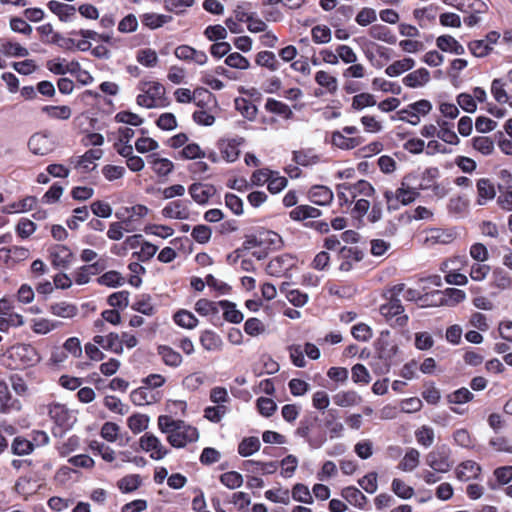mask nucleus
<instances>
[{
  "label": "nucleus",
  "mask_w": 512,
  "mask_h": 512,
  "mask_svg": "<svg viewBox=\"0 0 512 512\" xmlns=\"http://www.w3.org/2000/svg\"><path fill=\"white\" fill-rule=\"evenodd\" d=\"M491 285L499 290L512 289V277L505 270L497 268L492 273Z\"/></svg>",
  "instance_id": "40"
},
{
  "label": "nucleus",
  "mask_w": 512,
  "mask_h": 512,
  "mask_svg": "<svg viewBox=\"0 0 512 512\" xmlns=\"http://www.w3.org/2000/svg\"><path fill=\"white\" fill-rule=\"evenodd\" d=\"M312 40L317 44L329 43L332 39L331 29L326 25H316L311 30Z\"/></svg>",
  "instance_id": "59"
},
{
  "label": "nucleus",
  "mask_w": 512,
  "mask_h": 512,
  "mask_svg": "<svg viewBox=\"0 0 512 512\" xmlns=\"http://www.w3.org/2000/svg\"><path fill=\"white\" fill-rule=\"evenodd\" d=\"M200 344L206 351H219L222 349L221 337L211 330H205L200 335Z\"/></svg>",
  "instance_id": "33"
},
{
  "label": "nucleus",
  "mask_w": 512,
  "mask_h": 512,
  "mask_svg": "<svg viewBox=\"0 0 512 512\" xmlns=\"http://www.w3.org/2000/svg\"><path fill=\"white\" fill-rule=\"evenodd\" d=\"M48 8L51 12L56 14L61 21H69L71 17H73L76 13V9L74 6L61 3L58 1H50L48 3Z\"/></svg>",
  "instance_id": "37"
},
{
  "label": "nucleus",
  "mask_w": 512,
  "mask_h": 512,
  "mask_svg": "<svg viewBox=\"0 0 512 512\" xmlns=\"http://www.w3.org/2000/svg\"><path fill=\"white\" fill-rule=\"evenodd\" d=\"M49 415L61 426L68 424L70 418L68 409L62 404H52L49 408Z\"/></svg>",
  "instance_id": "55"
},
{
  "label": "nucleus",
  "mask_w": 512,
  "mask_h": 512,
  "mask_svg": "<svg viewBox=\"0 0 512 512\" xmlns=\"http://www.w3.org/2000/svg\"><path fill=\"white\" fill-rule=\"evenodd\" d=\"M158 427L167 435L169 444L175 448H183L199 439V431L196 427L168 415L158 417Z\"/></svg>",
  "instance_id": "1"
},
{
  "label": "nucleus",
  "mask_w": 512,
  "mask_h": 512,
  "mask_svg": "<svg viewBox=\"0 0 512 512\" xmlns=\"http://www.w3.org/2000/svg\"><path fill=\"white\" fill-rule=\"evenodd\" d=\"M139 445L144 451L149 452L150 457L154 460H161L168 453V449L162 444L160 439L150 433H145L141 436Z\"/></svg>",
  "instance_id": "9"
},
{
  "label": "nucleus",
  "mask_w": 512,
  "mask_h": 512,
  "mask_svg": "<svg viewBox=\"0 0 512 512\" xmlns=\"http://www.w3.org/2000/svg\"><path fill=\"white\" fill-rule=\"evenodd\" d=\"M9 354L23 366H33L41 360L36 348L30 344H17L9 350Z\"/></svg>",
  "instance_id": "7"
},
{
  "label": "nucleus",
  "mask_w": 512,
  "mask_h": 512,
  "mask_svg": "<svg viewBox=\"0 0 512 512\" xmlns=\"http://www.w3.org/2000/svg\"><path fill=\"white\" fill-rule=\"evenodd\" d=\"M161 214L167 219L187 220L190 217L188 203L182 200L169 202L162 210Z\"/></svg>",
  "instance_id": "13"
},
{
  "label": "nucleus",
  "mask_w": 512,
  "mask_h": 512,
  "mask_svg": "<svg viewBox=\"0 0 512 512\" xmlns=\"http://www.w3.org/2000/svg\"><path fill=\"white\" fill-rule=\"evenodd\" d=\"M309 199L316 205H329L334 198L332 190L324 185H315L311 187L308 193Z\"/></svg>",
  "instance_id": "18"
},
{
  "label": "nucleus",
  "mask_w": 512,
  "mask_h": 512,
  "mask_svg": "<svg viewBox=\"0 0 512 512\" xmlns=\"http://www.w3.org/2000/svg\"><path fill=\"white\" fill-rule=\"evenodd\" d=\"M473 148L482 155H490L494 151V141L488 136H476L471 140Z\"/></svg>",
  "instance_id": "50"
},
{
  "label": "nucleus",
  "mask_w": 512,
  "mask_h": 512,
  "mask_svg": "<svg viewBox=\"0 0 512 512\" xmlns=\"http://www.w3.org/2000/svg\"><path fill=\"white\" fill-rule=\"evenodd\" d=\"M136 60L141 65L149 68L155 67L159 61L156 51L151 48L138 50L136 54Z\"/></svg>",
  "instance_id": "52"
},
{
  "label": "nucleus",
  "mask_w": 512,
  "mask_h": 512,
  "mask_svg": "<svg viewBox=\"0 0 512 512\" xmlns=\"http://www.w3.org/2000/svg\"><path fill=\"white\" fill-rule=\"evenodd\" d=\"M189 193L195 202L198 204H205L215 193V189L211 185L194 183L189 187Z\"/></svg>",
  "instance_id": "25"
},
{
  "label": "nucleus",
  "mask_w": 512,
  "mask_h": 512,
  "mask_svg": "<svg viewBox=\"0 0 512 512\" xmlns=\"http://www.w3.org/2000/svg\"><path fill=\"white\" fill-rule=\"evenodd\" d=\"M261 443L258 437L244 438L238 445V453L243 457H248L260 449Z\"/></svg>",
  "instance_id": "49"
},
{
  "label": "nucleus",
  "mask_w": 512,
  "mask_h": 512,
  "mask_svg": "<svg viewBox=\"0 0 512 512\" xmlns=\"http://www.w3.org/2000/svg\"><path fill=\"white\" fill-rule=\"evenodd\" d=\"M435 300L433 305L454 306L466 298L464 291L457 288H447L444 291H435L431 294Z\"/></svg>",
  "instance_id": "10"
},
{
  "label": "nucleus",
  "mask_w": 512,
  "mask_h": 512,
  "mask_svg": "<svg viewBox=\"0 0 512 512\" xmlns=\"http://www.w3.org/2000/svg\"><path fill=\"white\" fill-rule=\"evenodd\" d=\"M244 331L252 337H257L266 332V326L260 319L252 317L246 320Z\"/></svg>",
  "instance_id": "64"
},
{
  "label": "nucleus",
  "mask_w": 512,
  "mask_h": 512,
  "mask_svg": "<svg viewBox=\"0 0 512 512\" xmlns=\"http://www.w3.org/2000/svg\"><path fill=\"white\" fill-rule=\"evenodd\" d=\"M20 409V401L12 399L7 383L3 380H0V412L7 413L11 410L19 411Z\"/></svg>",
  "instance_id": "22"
},
{
  "label": "nucleus",
  "mask_w": 512,
  "mask_h": 512,
  "mask_svg": "<svg viewBox=\"0 0 512 512\" xmlns=\"http://www.w3.org/2000/svg\"><path fill=\"white\" fill-rule=\"evenodd\" d=\"M101 269L102 267H100L97 262L82 266L75 272V282L78 285L87 284L90 281L91 276L98 273Z\"/></svg>",
  "instance_id": "42"
},
{
  "label": "nucleus",
  "mask_w": 512,
  "mask_h": 512,
  "mask_svg": "<svg viewBox=\"0 0 512 512\" xmlns=\"http://www.w3.org/2000/svg\"><path fill=\"white\" fill-rule=\"evenodd\" d=\"M330 141L333 146L342 150L354 149L361 143L360 138L347 137L340 131L332 132Z\"/></svg>",
  "instance_id": "31"
},
{
  "label": "nucleus",
  "mask_w": 512,
  "mask_h": 512,
  "mask_svg": "<svg viewBox=\"0 0 512 512\" xmlns=\"http://www.w3.org/2000/svg\"><path fill=\"white\" fill-rule=\"evenodd\" d=\"M415 65V61L412 58H404L401 60H397L390 64L386 69L385 73L389 77H396L401 75L402 73L412 69Z\"/></svg>",
  "instance_id": "39"
},
{
  "label": "nucleus",
  "mask_w": 512,
  "mask_h": 512,
  "mask_svg": "<svg viewBox=\"0 0 512 512\" xmlns=\"http://www.w3.org/2000/svg\"><path fill=\"white\" fill-rule=\"evenodd\" d=\"M455 3H451L454 5L457 9L463 11V12H470V10H473L477 13H486L488 10V7L486 3H484L481 0H453Z\"/></svg>",
  "instance_id": "43"
},
{
  "label": "nucleus",
  "mask_w": 512,
  "mask_h": 512,
  "mask_svg": "<svg viewBox=\"0 0 512 512\" xmlns=\"http://www.w3.org/2000/svg\"><path fill=\"white\" fill-rule=\"evenodd\" d=\"M265 109L286 119H290L293 116V112L287 104L272 98L267 99Z\"/></svg>",
  "instance_id": "45"
},
{
  "label": "nucleus",
  "mask_w": 512,
  "mask_h": 512,
  "mask_svg": "<svg viewBox=\"0 0 512 512\" xmlns=\"http://www.w3.org/2000/svg\"><path fill=\"white\" fill-rule=\"evenodd\" d=\"M11 449L16 455H28L34 450V443L23 437H16L12 442Z\"/></svg>",
  "instance_id": "62"
},
{
  "label": "nucleus",
  "mask_w": 512,
  "mask_h": 512,
  "mask_svg": "<svg viewBox=\"0 0 512 512\" xmlns=\"http://www.w3.org/2000/svg\"><path fill=\"white\" fill-rule=\"evenodd\" d=\"M140 91L136 102L139 106L151 109L159 107L165 97V87L158 81L142 80L138 84Z\"/></svg>",
  "instance_id": "2"
},
{
  "label": "nucleus",
  "mask_w": 512,
  "mask_h": 512,
  "mask_svg": "<svg viewBox=\"0 0 512 512\" xmlns=\"http://www.w3.org/2000/svg\"><path fill=\"white\" fill-rule=\"evenodd\" d=\"M243 137H236L222 141L220 150L221 155L227 162H235L240 155L239 147L244 143Z\"/></svg>",
  "instance_id": "16"
},
{
  "label": "nucleus",
  "mask_w": 512,
  "mask_h": 512,
  "mask_svg": "<svg viewBox=\"0 0 512 512\" xmlns=\"http://www.w3.org/2000/svg\"><path fill=\"white\" fill-rule=\"evenodd\" d=\"M318 421L319 418L315 414L305 416L300 421L299 426L295 430L296 436L304 438L311 446H313V441L310 437V434Z\"/></svg>",
  "instance_id": "26"
},
{
  "label": "nucleus",
  "mask_w": 512,
  "mask_h": 512,
  "mask_svg": "<svg viewBox=\"0 0 512 512\" xmlns=\"http://www.w3.org/2000/svg\"><path fill=\"white\" fill-rule=\"evenodd\" d=\"M148 423L149 417L143 414H134L127 420V425L134 434L144 431L148 427Z\"/></svg>",
  "instance_id": "58"
},
{
  "label": "nucleus",
  "mask_w": 512,
  "mask_h": 512,
  "mask_svg": "<svg viewBox=\"0 0 512 512\" xmlns=\"http://www.w3.org/2000/svg\"><path fill=\"white\" fill-rule=\"evenodd\" d=\"M334 403L340 407H350L362 402L361 396L355 391H340L333 397Z\"/></svg>",
  "instance_id": "35"
},
{
  "label": "nucleus",
  "mask_w": 512,
  "mask_h": 512,
  "mask_svg": "<svg viewBox=\"0 0 512 512\" xmlns=\"http://www.w3.org/2000/svg\"><path fill=\"white\" fill-rule=\"evenodd\" d=\"M343 498L351 505L363 509L367 503V497L356 487L349 486L342 490Z\"/></svg>",
  "instance_id": "34"
},
{
  "label": "nucleus",
  "mask_w": 512,
  "mask_h": 512,
  "mask_svg": "<svg viewBox=\"0 0 512 512\" xmlns=\"http://www.w3.org/2000/svg\"><path fill=\"white\" fill-rule=\"evenodd\" d=\"M172 21V16L157 14L154 12L145 13L141 16V22L150 29H157Z\"/></svg>",
  "instance_id": "36"
},
{
  "label": "nucleus",
  "mask_w": 512,
  "mask_h": 512,
  "mask_svg": "<svg viewBox=\"0 0 512 512\" xmlns=\"http://www.w3.org/2000/svg\"><path fill=\"white\" fill-rule=\"evenodd\" d=\"M436 46L443 52H449L455 55H463L465 48L454 37L450 35H441L436 39Z\"/></svg>",
  "instance_id": "23"
},
{
  "label": "nucleus",
  "mask_w": 512,
  "mask_h": 512,
  "mask_svg": "<svg viewBox=\"0 0 512 512\" xmlns=\"http://www.w3.org/2000/svg\"><path fill=\"white\" fill-rule=\"evenodd\" d=\"M93 342L105 350H110L116 354L123 353L122 343L117 333H109L107 336L96 335L93 337Z\"/></svg>",
  "instance_id": "21"
},
{
  "label": "nucleus",
  "mask_w": 512,
  "mask_h": 512,
  "mask_svg": "<svg viewBox=\"0 0 512 512\" xmlns=\"http://www.w3.org/2000/svg\"><path fill=\"white\" fill-rule=\"evenodd\" d=\"M174 54L176 58L183 61H192L198 65H205L208 61V57L205 52L198 51L191 46L188 45H180L178 46Z\"/></svg>",
  "instance_id": "14"
},
{
  "label": "nucleus",
  "mask_w": 512,
  "mask_h": 512,
  "mask_svg": "<svg viewBox=\"0 0 512 512\" xmlns=\"http://www.w3.org/2000/svg\"><path fill=\"white\" fill-rule=\"evenodd\" d=\"M157 353L161 357L163 363L167 366L176 368L179 367L183 362L182 355L170 346H158Z\"/></svg>",
  "instance_id": "27"
},
{
  "label": "nucleus",
  "mask_w": 512,
  "mask_h": 512,
  "mask_svg": "<svg viewBox=\"0 0 512 512\" xmlns=\"http://www.w3.org/2000/svg\"><path fill=\"white\" fill-rule=\"evenodd\" d=\"M315 81L321 87H324L329 93H335L338 89L336 77L326 71L320 70L315 75Z\"/></svg>",
  "instance_id": "46"
},
{
  "label": "nucleus",
  "mask_w": 512,
  "mask_h": 512,
  "mask_svg": "<svg viewBox=\"0 0 512 512\" xmlns=\"http://www.w3.org/2000/svg\"><path fill=\"white\" fill-rule=\"evenodd\" d=\"M430 80V72L425 68L417 69L403 78L405 86L410 88H418L427 84Z\"/></svg>",
  "instance_id": "28"
},
{
  "label": "nucleus",
  "mask_w": 512,
  "mask_h": 512,
  "mask_svg": "<svg viewBox=\"0 0 512 512\" xmlns=\"http://www.w3.org/2000/svg\"><path fill=\"white\" fill-rule=\"evenodd\" d=\"M49 312L56 317L71 319L78 314V307L67 301H60L52 303L49 306Z\"/></svg>",
  "instance_id": "24"
},
{
  "label": "nucleus",
  "mask_w": 512,
  "mask_h": 512,
  "mask_svg": "<svg viewBox=\"0 0 512 512\" xmlns=\"http://www.w3.org/2000/svg\"><path fill=\"white\" fill-rule=\"evenodd\" d=\"M50 257L53 266L66 268L72 261L73 253L67 246L55 245L50 250Z\"/></svg>",
  "instance_id": "17"
},
{
  "label": "nucleus",
  "mask_w": 512,
  "mask_h": 512,
  "mask_svg": "<svg viewBox=\"0 0 512 512\" xmlns=\"http://www.w3.org/2000/svg\"><path fill=\"white\" fill-rule=\"evenodd\" d=\"M256 63L259 66L268 68L271 71H276L279 68V62L276 56L271 51H261L256 55Z\"/></svg>",
  "instance_id": "56"
},
{
  "label": "nucleus",
  "mask_w": 512,
  "mask_h": 512,
  "mask_svg": "<svg viewBox=\"0 0 512 512\" xmlns=\"http://www.w3.org/2000/svg\"><path fill=\"white\" fill-rule=\"evenodd\" d=\"M175 322L186 329H193L198 324V319L187 310H180L174 315Z\"/></svg>",
  "instance_id": "57"
},
{
  "label": "nucleus",
  "mask_w": 512,
  "mask_h": 512,
  "mask_svg": "<svg viewBox=\"0 0 512 512\" xmlns=\"http://www.w3.org/2000/svg\"><path fill=\"white\" fill-rule=\"evenodd\" d=\"M420 464V452L415 448H408L398 464V469L404 472L414 471Z\"/></svg>",
  "instance_id": "30"
},
{
  "label": "nucleus",
  "mask_w": 512,
  "mask_h": 512,
  "mask_svg": "<svg viewBox=\"0 0 512 512\" xmlns=\"http://www.w3.org/2000/svg\"><path fill=\"white\" fill-rule=\"evenodd\" d=\"M415 437L418 444L428 448L434 443L435 432L433 428L423 425L415 431Z\"/></svg>",
  "instance_id": "53"
},
{
  "label": "nucleus",
  "mask_w": 512,
  "mask_h": 512,
  "mask_svg": "<svg viewBox=\"0 0 512 512\" xmlns=\"http://www.w3.org/2000/svg\"><path fill=\"white\" fill-rule=\"evenodd\" d=\"M97 282L106 287L116 288L125 283L124 277L117 271L111 270L101 275Z\"/></svg>",
  "instance_id": "48"
},
{
  "label": "nucleus",
  "mask_w": 512,
  "mask_h": 512,
  "mask_svg": "<svg viewBox=\"0 0 512 512\" xmlns=\"http://www.w3.org/2000/svg\"><path fill=\"white\" fill-rule=\"evenodd\" d=\"M102 151L100 149H90L82 156L71 157L69 162L74 165L76 169L83 172H90L96 168L95 161L100 159Z\"/></svg>",
  "instance_id": "12"
},
{
  "label": "nucleus",
  "mask_w": 512,
  "mask_h": 512,
  "mask_svg": "<svg viewBox=\"0 0 512 512\" xmlns=\"http://www.w3.org/2000/svg\"><path fill=\"white\" fill-rule=\"evenodd\" d=\"M481 471V466L478 463L473 460H466L457 465L455 475L458 480L467 482L477 479Z\"/></svg>",
  "instance_id": "15"
},
{
  "label": "nucleus",
  "mask_w": 512,
  "mask_h": 512,
  "mask_svg": "<svg viewBox=\"0 0 512 512\" xmlns=\"http://www.w3.org/2000/svg\"><path fill=\"white\" fill-rule=\"evenodd\" d=\"M419 194L420 193L418 192V190L416 188L410 187L404 179L401 182L400 187L397 188L395 191L386 190L384 192V198L387 203V209L389 211H392L399 209L400 204L408 205L415 201Z\"/></svg>",
  "instance_id": "4"
},
{
  "label": "nucleus",
  "mask_w": 512,
  "mask_h": 512,
  "mask_svg": "<svg viewBox=\"0 0 512 512\" xmlns=\"http://www.w3.org/2000/svg\"><path fill=\"white\" fill-rule=\"evenodd\" d=\"M59 325L60 323L57 321L46 318H39L33 321L32 330L37 334L45 335L58 328Z\"/></svg>",
  "instance_id": "61"
},
{
  "label": "nucleus",
  "mask_w": 512,
  "mask_h": 512,
  "mask_svg": "<svg viewBox=\"0 0 512 512\" xmlns=\"http://www.w3.org/2000/svg\"><path fill=\"white\" fill-rule=\"evenodd\" d=\"M379 311L387 321H392L393 325L403 327L408 322V315L404 314V307L399 298L388 299L387 303L380 306Z\"/></svg>",
  "instance_id": "6"
},
{
  "label": "nucleus",
  "mask_w": 512,
  "mask_h": 512,
  "mask_svg": "<svg viewBox=\"0 0 512 512\" xmlns=\"http://www.w3.org/2000/svg\"><path fill=\"white\" fill-rule=\"evenodd\" d=\"M130 399L137 406L150 405L158 400L157 393H154L147 387H139L133 390L130 394Z\"/></svg>",
  "instance_id": "29"
},
{
  "label": "nucleus",
  "mask_w": 512,
  "mask_h": 512,
  "mask_svg": "<svg viewBox=\"0 0 512 512\" xmlns=\"http://www.w3.org/2000/svg\"><path fill=\"white\" fill-rule=\"evenodd\" d=\"M36 198L33 196H28L18 202H14L13 204L6 206L4 208V212L6 213H22L26 211H30L36 205Z\"/></svg>",
  "instance_id": "51"
},
{
  "label": "nucleus",
  "mask_w": 512,
  "mask_h": 512,
  "mask_svg": "<svg viewBox=\"0 0 512 512\" xmlns=\"http://www.w3.org/2000/svg\"><path fill=\"white\" fill-rule=\"evenodd\" d=\"M236 109L248 120L255 119L257 107L249 100L240 98L235 100Z\"/></svg>",
  "instance_id": "60"
},
{
  "label": "nucleus",
  "mask_w": 512,
  "mask_h": 512,
  "mask_svg": "<svg viewBox=\"0 0 512 512\" xmlns=\"http://www.w3.org/2000/svg\"><path fill=\"white\" fill-rule=\"evenodd\" d=\"M42 112L52 119L67 120L71 117L72 111L69 106H52L47 105L42 107Z\"/></svg>",
  "instance_id": "47"
},
{
  "label": "nucleus",
  "mask_w": 512,
  "mask_h": 512,
  "mask_svg": "<svg viewBox=\"0 0 512 512\" xmlns=\"http://www.w3.org/2000/svg\"><path fill=\"white\" fill-rule=\"evenodd\" d=\"M339 188L350 193L354 201L360 196L370 197L375 192L373 186L366 180H360L354 184H340Z\"/></svg>",
  "instance_id": "20"
},
{
  "label": "nucleus",
  "mask_w": 512,
  "mask_h": 512,
  "mask_svg": "<svg viewBox=\"0 0 512 512\" xmlns=\"http://www.w3.org/2000/svg\"><path fill=\"white\" fill-rule=\"evenodd\" d=\"M439 129L437 133V137L444 141L445 143L451 144V145H457L459 143V137L457 134L452 130L449 123L446 121L438 122Z\"/></svg>",
  "instance_id": "54"
},
{
  "label": "nucleus",
  "mask_w": 512,
  "mask_h": 512,
  "mask_svg": "<svg viewBox=\"0 0 512 512\" xmlns=\"http://www.w3.org/2000/svg\"><path fill=\"white\" fill-rule=\"evenodd\" d=\"M219 306L223 310V316L226 321L238 324L243 320V313L236 308L234 303L223 300L219 302Z\"/></svg>",
  "instance_id": "41"
},
{
  "label": "nucleus",
  "mask_w": 512,
  "mask_h": 512,
  "mask_svg": "<svg viewBox=\"0 0 512 512\" xmlns=\"http://www.w3.org/2000/svg\"><path fill=\"white\" fill-rule=\"evenodd\" d=\"M362 252L357 247L343 246L339 249L337 259L340 262L339 270L349 272L353 266L362 260Z\"/></svg>",
  "instance_id": "11"
},
{
  "label": "nucleus",
  "mask_w": 512,
  "mask_h": 512,
  "mask_svg": "<svg viewBox=\"0 0 512 512\" xmlns=\"http://www.w3.org/2000/svg\"><path fill=\"white\" fill-rule=\"evenodd\" d=\"M320 216L321 211L310 205H300L290 211V217L295 221H302L308 218H318Z\"/></svg>",
  "instance_id": "38"
},
{
  "label": "nucleus",
  "mask_w": 512,
  "mask_h": 512,
  "mask_svg": "<svg viewBox=\"0 0 512 512\" xmlns=\"http://www.w3.org/2000/svg\"><path fill=\"white\" fill-rule=\"evenodd\" d=\"M376 105V99L374 95L370 93H360L352 98L351 107L354 110L360 111L366 107H372Z\"/></svg>",
  "instance_id": "63"
},
{
  "label": "nucleus",
  "mask_w": 512,
  "mask_h": 512,
  "mask_svg": "<svg viewBox=\"0 0 512 512\" xmlns=\"http://www.w3.org/2000/svg\"><path fill=\"white\" fill-rule=\"evenodd\" d=\"M369 35L373 39L380 40L388 44L396 43V36L384 25H373L369 29Z\"/></svg>",
  "instance_id": "44"
},
{
  "label": "nucleus",
  "mask_w": 512,
  "mask_h": 512,
  "mask_svg": "<svg viewBox=\"0 0 512 512\" xmlns=\"http://www.w3.org/2000/svg\"><path fill=\"white\" fill-rule=\"evenodd\" d=\"M147 162L152 170L161 177L169 175L174 169V164L171 160L159 157L156 153L147 156Z\"/></svg>",
  "instance_id": "19"
},
{
  "label": "nucleus",
  "mask_w": 512,
  "mask_h": 512,
  "mask_svg": "<svg viewBox=\"0 0 512 512\" xmlns=\"http://www.w3.org/2000/svg\"><path fill=\"white\" fill-rule=\"evenodd\" d=\"M431 109V103L428 100L422 99L398 111L397 117L392 116V120H400L416 126L420 123V115H427Z\"/></svg>",
  "instance_id": "5"
},
{
  "label": "nucleus",
  "mask_w": 512,
  "mask_h": 512,
  "mask_svg": "<svg viewBox=\"0 0 512 512\" xmlns=\"http://www.w3.org/2000/svg\"><path fill=\"white\" fill-rule=\"evenodd\" d=\"M478 199L479 205H484L488 200L495 197L496 191L493 183L486 178H481L477 182Z\"/></svg>",
  "instance_id": "32"
},
{
  "label": "nucleus",
  "mask_w": 512,
  "mask_h": 512,
  "mask_svg": "<svg viewBox=\"0 0 512 512\" xmlns=\"http://www.w3.org/2000/svg\"><path fill=\"white\" fill-rule=\"evenodd\" d=\"M425 464L432 470L444 474L451 471L454 466L452 450L446 444L438 445L425 456Z\"/></svg>",
  "instance_id": "3"
},
{
  "label": "nucleus",
  "mask_w": 512,
  "mask_h": 512,
  "mask_svg": "<svg viewBox=\"0 0 512 512\" xmlns=\"http://www.w3.org/2000/svg\"><path fill=\"white\" fill-rule=\"evenodd\" d=\"M28 147L33 154L44 156L55 149L56 143L50 133L38 132L30 137Z\"/></svg>",
  "instance_id": "8"
}]
</instances>
